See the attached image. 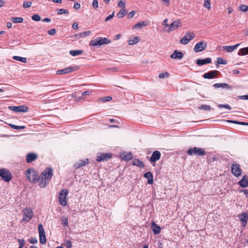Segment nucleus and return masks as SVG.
Segmentation results:
<instances>
[{
    "label": "nucleus",
    "mask_w": 248,
    "mask_h": 248,
    "mask_svg": "<svg viewBox=\"0 0 248 248\" xmlns=\"http://www.w3.org/2000/svg\"><path fill=\"white\" fill-rule=\"evenodd\" d=\"M23 221L29 222L33 217V211L30 207H27L25 208L23 210Z\"/></svg>",
    "instance_id": "nucleus-5"
},
{
    "label": "nucleus",
    "mask_w": 248,
    "mask_h": 248,
    "mask_svg": "<svg viewBox=\"0 0 248 248\" xmlns=\"http://www.w3.org/2000/svg\"><path fill=\"white\" fill-rule=\"evenodd\" d=\"M139 41V39L137 37H135L133 39H130L128 41L129 45L136 44Z\"/></svg>",
    "instance_id": "nucleus-38"
},
{
    "label": "nucleus",
    "mask_w": 248,
    "mask_h": 248,
    "mask_svg": "<svg viewBox=\"0 0 248 248\" xmlns=\"http://www.w3.org/2000/svg\"><path fill=\"white\" fill-rule=\"evenodd\" d=\"M68 190L67 189L61 190L59 196V201L60 204L62 206H65L67 204L66 197L68 195Z\"/></svg>",
    "instance_id": "nucleus-4"
},
{
    "label": "nucleus",
    "mask_w": 248,
    "mask_h": 248,
    "mask_svg": "<svg viewBox=\"0 0 248 248\" xmlns=\"http://www.w3.org/2000/svg\"><path fill=\"white\" fill-rule=\"evenodd\" d=\"M161 157V153L158 151H155L153 152L152 155L150 158V161L153 163L155 162L156 161L160 159Z\"/></svg>",
    "instance_id": "nucleus-13"
},
{
    "label": "nucleus",
    "mask_w": 248,
    "mask_h": 248,
    "mask_svg": "<svg viewBox=\"0 0 248 248\" xmlns=\"http://www.w3.org/2000/svg\"><path fill=\"white\" fill-rule=\"evenodd\" d=\"M132 158V154L130 153H127L124 155L123 156V159L124 160H130Z\"/></svg>",
    "instance_id": "nucleus-40"
},
{
    "label": "nucleus",
    "mask_w": 248,
    "mask_h": 248,
    "mask_svg": "<svg viewBox=\"0 0 248 248\" xmlns=\"http://www.w3.org/2000/svg\"><path fill=\"white\" fill-rule=\"evenodd\" d=\"M118 5L120 8H124L125 6V3L123 1L121 0H119L118 3Z\"/></svg>",
    "instance_id": "nucleus-54"
},
{
    "label": "nucleus",
    "mask_w": 248,
    "mask_h": 248,
    "mask_svg": "<svg viewBox=\"0 0 248 248\" xmlns=\"http://www.w3.org/2000/svg\"><path fill=\"white\" fill-rule=\"evenodd\" d=\"M53 175V170L51 168L47 167L41 173L39 186L40 187H45L51 180Z\"/></svg>",
    "instance_id": "nucleus-1"
},
{
    "label": "nucleus",
    "mask_w": 248,
    "mask_h": 248,
    "mask_svg": "<svg viewBox=\"0 0 248 248\" xmlns=\"http://www.w3.org/2000/svg\"><path fill=\"white\" fill-rule=\"evenodd\" d=\"M99 42H100V46H102L103 45H107L109 44L111 41L110 40L108 39L107 38L105 37H99Z\"/></svg>",
    "instance_id": "nucleus-26"
},
{
    "label": "nucleus",
    "mask_w": 248,
    "mask_h": 248,
    "mask_svg": "<svg viewBox=\"0 0 248 248\" xmlns=\"http://www.w3.org/2000/svg\"><path fill=\"white\" fill-rule=\"evenodd\" d=\"M147 25V23L146 21H143L141 22H140L136 25H135L133 27V29H141L143 27L146 26Z\"/></svg>",
    "instance_id": "nucleus-30"
},
{
    "label": "nucleus",
    "mask_w": 248,
    "mask_h": 248,
    "mask_svg": "<svg viewBox=\"0 0 248 248\" xmlns=\"http://www.w3.org/2000/svg\"><path fill=\"white\" fill-rule=\"evenodd\" d=\"M206 47V43L202 41H201L196 44L194 47V50L196 53L200 52L204 50Z\"/></svg>",
    "instance_id": "nucleus-11"
},
{
    "label": "nucleus",
    "mask_w": 248,
    "mask_h": 248,
    "mask_svg": "<svg viewBox=\"0 0 248 248\" xmlns=\"http://www.w3.org/2000/svg\"><path fill=\"white\" fill-rule=\"evenodd\" d=\"M188 37V39H190V41L192 40L195 37L194 33L192 32L187 31L186 34Z\"/></svg>",
    "instance_id": "nucleus-43"
},
{
    "label": "nucleus",
    "mask_w": 248,
    "mask_h": 248,
    "mask_svg": "<svg viewBox=\"0 0 248 248\" xmlns=\"http://www.w3.org/2000/svg\"><path fill=\"white\" fill-rule=\"evenodd\" d=\"M133 164L140 168H143L144 167V163L139 159H135L133 160Z\"/></svg>",
    "instance_id": "nucleus-28"
},
{
    "label": "nucleus",
    "mask_w": 248,
    "mask_h": 248,
    "mask_svg": "<svg viewBox=\"0 0 248 248\" xmlns=\"http://www.w3.org/2000/svg\"><path fill=\"white\" fill-rule=\"evenodd\" d=\"M0 176L5 182H9L12 178V175L9 171L4 168L0 169Z\"/></svg>",
    "instance_id": "nucleus-8"
},
{
    "label": "nucleus",
    "mask_w": 248,
    "mask_h": 248,
    "mask_svg": "<svg viewBox=\"0 0 248 248\" xmlns=\"http://www.w3.org/2000/svg\"><path fill=\"white\" fill-rule=\"evenodd\" d=\"M25 174L31 183L35 184L40 181V176L34 169H28L25 172Z\"/></svg>",
    "instance_id": "nucleus-2"
},
{
    "label": "nucleus",
    "mask_w": 248,
    "mask_h": 248,
    "mask_svg": "<svg viewBox=\"0 0 248 248\" xmlns=\"http://www.w3.org/2000/svg\"><path fill=\"white\" fill-rule=\"evenodd\" d=\"M152 231L154 234H158L160 232L161 228L158 226L155 222H151Z\"/></svg>",
    "instance_id": "nucleus-18"
},
{
    "label": "nucleus",
    "mask_w": 248,
    "mask_h": 248,
    "mask_svg": "<svg viewBox=\"0 0 248 248\" xmlns=\"http://www.w3.org/2000/svg\"><path fill=\"white\" fill-rule=\"evenodd\" d=\"M190 41V39H188L187 35H185L183 38L180 39V43L183 45L187 44Z\"/></svg>",
    "instance_id": "nucleus-37"
},
{
    "label": "nucleus",
    "mask_w": 248,
    "mask_h": 248,
    "mask_svg": "<svg viewBox=\"0 0 248 248\" xmlns=\"http://www.w3.org/2000/svg\"><path fill=\"white\" fill-rule=\"evenodd\" d=\"M127 12L124 8H122L117 14V16H125Z\"/></svg>",
    "instance_id": "nucleus-47"
},
{
    "label": "nucleus",
    "mask_w": 248,
    "mask_h": 248,
    "mask_svg": "<svg viewBox=\"0 0 248 248\" xmlns=\"http://www.w3.org/2000/svg\"><path fill=\"white\" fill-rule=\"evenodd\" d=\"M74 71V68L72 66L67 67L61 70L57 71V74H67Z\"/></svg>",
    "instance_id": "nucleus-23"
},
{
    "label": "nucleus",
    "mask_w": 248,
    "mask_h": 248,
    "mask_svg": "<svg viewBox=\"0 0 248 248\" xmlns=\"http://www.w3.org/2000/svg\"><path fill=\"white\" fill-rule=\"evenodd\" d=\"M89 45L90 46H100L99 37H97L96 39L91 41L89 43Z\"/></svg>",
    "instance_id": "nucleus-29"
},
{
    "label": "nucleus",
    "mask_w": 248,
    "mask_h": 248,
    "mask_svg": "<svg viewBox=\"0 0 248 248\" xmlns=\"http://www.w3.org/2000/svg\"><path fill=\"white\" fill-rule=\"evenodd\" d=\"M199 109H202L206 111H210L211 110V107L210 106L206 105H202L199 107Z\"/></svg>",
    "instance_id": "nucleus-41"
},
{
    "label": "nucleus",
    "mask_w": 248,
    "mask_h": 248,
    "mask_svg": "<svg viewBox=\"0 0 248 248\" xmlns=\"http://www.w3.org/2000/svg\"><path fill=\"white\" fill-rule=\"evenodd\" d=\"M215 88H222L229 89L231 88L230 85L227 83H216L213 85Z\"/></svg>",
    "instance_id": "nucleus-27"
},
{
    "label": "nucleus",
    "mask_w": 248,
    "mask_h": 248,
    "mask_svg": "<svg viewBox=\"0 0 248 248\" xmlns=\"http://www.w3.org/2000/svg\"><path fill=\"white\" fill-rule=\"evenodd\" d=\"M38 232L40 243L42 244H46V237L45 232L43 228V226L41 223H40L38 225Z\"/></svg>",
    "instance_id": "nucleus-6"
},
{
    "label": "nucleus",
    "mask_w": 248,
    "mask_h": 248,
    "mask_svg": "<svg viewBox=\"0 0 248 248\" xmlns=\"http://www.w3.org/2000/svg\"><path fill=\"white\" fill-rule=\"evenodd\" d=\"M168 22V19L166 18L163 21V25L165 26L164 27V30L166 31V29H167L169 26V24Z\"/></svg>",
    "instance_id": "nucleus-51"
},
{
    "label": "nucleus",
    "mask_w": 248,
    "mask_h": 248,
    "mask_svg": "<svg viewBox=\"0 0 248 248\" xmlns=\"http://www.w3.org/2000/svg\"><path fill=\"white\" fill-rule=\"evenodd\" d=\"M241 192H243L247 197H248V190L247 189H242L241 190Z\"/></svg>",
    "instance_id": "nucleus-63"
},
{
    "label": "nucleus",
    "mask_w": 248,
    "mask_h": 248,
    "mask_svg": "<svg viewBox=\"0 0 248 248\" xmlns=\"http://www.w3.org/2000/svg\"><path fill=\"white\" fill-rule=\"evenodd\" d=\"M204 6L208 9H210L211 8L210 0H204Z\"/></svg>",
    "instance_id": "nucleus-44"
},
{
    "label": "nucleus",
    "mask_w": 248,
    "mask_h": 248,
    "mask_svg": "<svg viewBox=\"0 0 248 248\" xmlns=\"http://www.w3.org/2000/svg\"><path fill=\"white\" fill-rule=\"evenodd\" d=\"M14 60L19 61L23 63H26L27 62V59L25 57H21L20 56H15L13 57Z\"/></svg>",
    "instance_id": "nucleus-33"
},
{
    "label": "nucleus",
    "mask_w": 248,
    "mask_h": 248,
    "mask_svg": "<svg viewBox=\"0 0 248 248\" xmlns=\"http://www.w3.org/2000/svg\"><path fill=\"white\" fill-rule=\"evenodd\" d=\"M218 73L219 72L218 71L212 70L209 71V72L205 73L203 75V77L204 78L213 79L217 76Z\"/></svg>",
    "instance_id": "nucleus-15"
},
{
    "label": "nucleus",
    "mask_w": 248,
    "mask_h": 248,
    "mask_svg": "<svg viewBox=\"0 0 248 248\" xmlns=\"http://www.w3.org/2000/svg\"><path fill=\"white\" fill-rule=\"evenodd\" d=\"M58 14L62 15L63 14H68V11L64 9H60L57 11Z\"/></svg>",
    "instance_id": "nucleus-50"
},
{
    "label": "nucleus",
    "mask_w": 248,
    "mask_h": 248,
    "mask_svg": "<svg viewBox=\"0 0 248 248\" xmlns=\"http://www.w3.org/2000/svg\"><path fill=\"white\" fill-rule=\"evenodd\" d=\"M93 6L94 8L98 7V1L97 0H93Z\"/></svg>",
    "instance_id": "nucleus-58"
},
{
    "label": "nucleus",
    "mask_w": 248,
    "mask_h": 248,
    "mask_svg": "<svg viewBox=\"0 0 248 248\" xmlns=\"http://www.w3.org/2000/svg\"><path fill=\"white\" fill-rule=\"evenodd\" d=\"M29 242L31 244H35L37 243L38 240L35 237H31L29 239Z\"/></svg>",
    "instance_id": "nucleus-53"
},
{
    "label": "nucleus",
    "mask_w": 248,
    "mask_h": 248,
    "mask_svg": "<svg viewBox=\"0 0 248 248\" xmlns=\"http://www.w3.org/2000/svg\"><path fill=\"white\" fill-rule=\"evenodd\" d=\"M238 217L240 221L242 223L243 225L245 227L247 223V220L248 219V213L244 212L241 214H239Z\"/></svg>",
    "instance_id": "nucleus-14"
},
{
    "label": "nucleus",
    "mask_w": 248,
    "mask_h": 248,
    "mask_svg": "<svg viewBox=\"0 0 248 248\" xmlns=\"http://www.w3.org/2000/svg\"><path fill=\"white\" fill-rule=\"evenodd\" d=\"M11 20L14 23H17L22 22L23 21V18L20 17H12L11 19Z\"/></svg>",
    "instance_id": "nucleus-36"
},
{
    "label": "nucleus",
    "mask_w": 248,
    "mask_h": 248,
    "mask_svg": "<svg viewBox=\"0 0 248 248\" xmlns=\"http://www.w3.org/2000/svg\"><path fill=\"white\" fill-rule=\"evenodd\" d=\"M111 99H112L111 97L108 96L103 97V98H101L100 99H101L103 102H108V101L111 100Z\"/></svg>",
    "instance_id": "nucleus-52"
},
{
    "label": "nucleus",
    "mask_w": 248,
    "mask_h": 248,
    "mask_svg": "<svg viewBox=\"0 0 248 248\" xmlns=\"http://www.w3.org/2000/svg\"><path fill=\"white\" fill-rule=\"evenodd\" d=\"M247 54H248V47L241 48L238 52V55L240 56H244Z\"/></svg>",
    "instance_id": "nucleus-31"
},
{
    "label": "nucleus",
    "mask_w": 248,
    "mask_h": 248,
    "mask_svg": "<svg viewBox=\"0 0 248 248\" xmlns=\"http://www.w3.org/2000/svg\"><path fill=\"white\" fill-rule=\"evenodd\" d=\"M239 10L243 12H246L248 10V6L245 5H241L239 6Z\"/></svg>",
    "instance_id": "nucleus-48"
},
{
    "label": "nucleus",
    "mask_w": 248,
    "mask_h": 248,
    "mask_svg": "<svg viewBox=\"0 0 248 248\" xmlns=\"http://www.w3.org/2000/svg\"><path fill=\"white\" fill-rule=\"evenodd\" d=\"M62 224L63 226L68 227V219L67 217L62 216L61 218Z\"/></svg>",
    "instance_id": "nucleus-35"
},
{
    "label": "nucleus",
    "mask_w": 248,
    "mask_h": 248,
    "mask_svg": "<svg viewBox=\"0 0 248 248\" xmlns=\"http://www.w3.org/2000/svg\"><path fill=\"white\" fill-rule=\"evenodd\" d=\"M238 184L242 188H246L248 186V176L244 175L242 179L238 182Z\"/></svg>",
    "instance_id": "nucleus-17"
},
{
    "label": "nucleus",
    "mask_w": 248,
    "mask_h": 248,
    "mask_svg": "<svg viewBox=\"0 0 248 248\" xmlns=\"http://www.w3.org/2000/svg\"><path fill=\"white\" fill-rule=\"evenodd\" d=\"M231 171L232 174L236 177L240 176L242 173V170L240 168V165L234 162L231 166Z\"/></svg>",
    "instance_id": "nucleus-7"
},
{
    "label": "nucleus",
    "mask_w": 248,
    "mask_h": 248,
    "mask_svg": "<svg viewBox=\"0 0 248 248\" xmlns=\"http://www.w3.org/2000/svg\"><path fill=\"white\" fill-rule=\"evenodd\" d=\"M169 76V73L167 72H165V73H162L160 74L158 76V77L160 78H164L168 77Z\"/></svg>",
    "instance_id": "nucleus-49"
},
{
    "label": "nucleus",
    "mask_w": 248,
    "mask_h": 248,
    "mask_svg": "<svg viewBox=\"0 0 248 248\" xmlns=\"http://www.w3.org/2000/svg\"><path fill=\"white\" fill-rule=\"evenodd\" d=\"M217 64H226L227 62L224 60L223 58L221 57H218L217 58Z\"/></svg>",
    "instance_id": "nucleus-42"
},
{
    "label": "nucleus",
    "mask_w": 248,
    "mask_h": 248,
    "mask_svg": "<svg viewBox=\"0 0 248 248\" xmlns=\"http://www.w3.org/2000/svg\"><path fill=\"white\" fill-rule=\"evenodd\" d=\"M80 7V5L79 3H75L74 5V9L77 10Z\"/></svg>",
    "instance_id": "nucleus-61"
},
{
    "label": "nucleus",
    "mask_w": 248,
    "mask_h": 248,
    "mask_svg": "<svg viewBox=\"0 0 248 248\" xmlns=\"http://www.w3.org/2000/svg\"><path fill=\"white\" fill-rule=\"evenodd\" d=\"M8 108L16 112H25L28 110V108L25 106H10Z\"/></svg>",
    "instance_id": "nucleus-9"
},
{
    "label": "nucleus",
    "mask_w": 248,
    "mask_h": 248,
    "mask_svg": "<svg viewBox=\"0 0 248 248\" xmlns=\"http://www.w3.org/2000/svg\"><path fill=\"white\" fill-rule=\"evenodd\" d=\"M91 31H87L81 32L78 34H76L75 36L77 39H79L81 38H84L87 36H89L91 34Z\"/></svg>",
    "instance_id": "nucleus-24"
},
{
    "label": "nucleus",
    "mask_w": 248,
    "mask_h": 248,
    "mask_svg": "<svg viewBox=\"0 0 248 248\" xmlns=\"http://www.w3.org/2000/svg\"><path fill=\"white\" fill-rule=\"evenodd\" d=\"M20 246L24 247L25 245V241L23 239H18L17 240Z\"/></svg>",
    "instance_id": "nucleus-57"
},
{
    "label": "nucleus",
    "mask_w": 248,
    "mask_h": 248,
    "mask_svg": "<svg viewBox=\"0 0 248 248\" xmlns=\"http://www.w3.org/2000/svg\"><path fill=\"white\" fill-rule=\"evenodd\" d=\"M72 28L74 29H77L78 28V24L77 23H74L72 25Z\"/></svg>",
    "instance_id": "nucleus-64"
},
{
    "label": "nucleus",
    "mask_w": 248,
    "mask_h": 248,
    "mask_svg": "<svg viewBox=\"0 0 248 248\" xmlns=\"http://www.w3.org/2000/svg\"><path fill=\"white\" fill-rule=\"evenodd\" d=\"M212 62L211 59L210 58H206L204 59H199L197 60L196 63L200 66L207 63H210Z\"/></svg>",
    "instance_id": "nucleus-20"
},
{
    "label": "nucleus",
    "mask_w": 248,
    "mask_h": 248,
    "mask_svg": "<svg viewBox=\"0 0 248 248\" xmlns=\"http://www.w3.org/2000/svg\"><path fill=\"white\" fill-rule=\"evenodd\" d=\"M32 20L36 21H40L41 19V16H31Z\"/></svg>",
    "instance_id": "nucleus-60"
},
{
    "label": "nucleus",
    "mask_w": 248,
    "mask_h": 248,
    "mask_svg": "<svg viewBox=\"0 0 248 248\" xmlns=\"http://www.w3.org/2000/svg\"><path fill=\"white\" fill-rule=\"evenodd\" d=\"M56 32L55 29H52L47 31V33L50 35H53L56 33Z\"/></svg>",
    "instance_id": "nucleus-56"
},
{
    "label": "nucleus",
    "mask_w": 248,
    "mask_h": 248,
    "mask_svg": "<svg viewBox=\"0 0 248 248\" xmlns=\"http://www.w3.org/2000/svg\"><path fill=\"white\" fill-rule=\"evenodd\" d=\"M144 177L148 179L147 183L152 184L153 183V175L151 172L148 171L144 174Z\"/></svg>",
    "instance_id": "nucleus-25"
},
{
    "label": "nucleus",
    "mask_w": 248,
    "mask_h": 248,
    "mask_svg": "<svg viewBox=\"0 0 248 248\" xmlns=\"http://www.w3.org/2000/svg\"><path fill=\"white\" fill-rule=\"evenodd\" d=\"M217 107L219 108H225L229 110H230L231 109V106L228 104H219L218 105Z\"/></svg>",
    "instance_id": "nucleus-45"
},
{
    "label": "nucleus",
    "mask_w": 248,
    "mask_h": 248,
    "mask_svg": "<svg viewBox=\"0 0 248 248\" xmlns=\"http://www.w3.org/2000/svg\"><path fill=\"white\" fill-rule=\"evenodd\" d=\"M32 2L29 1H24L23 4L24 8H29L31 6Z\"/></svg>",
    "instance_id": "nucleus-46"
},
{
    "label": "nucleus",
    "mask_w": 248,
    "mask_h": 248,
    "mask_svg": "<svg viewBox=\"0 0 248 248\" xmlns=\"http://www.w3.org/2000/svg\"><path fill=\"white\" fill-rule=\"evenodd\" d=\"M91 92L89 91H84V92H83L81 93L82 95L84 96V95H89L91 94Z\"/></svg>",
    "instance_id": "nucleus-62"
},
{
    "label": "nucleus",
    "mask_w": 248,
    "mask_h": 248,
    "mask_svg": "<svg viewBox=\"0 0 248 248\" xmlns=\"http://www.w3.org/2000/svg\"><path fill=\"white\" fill-rule=\"evenodd\" d=\"M37 158V155L32 153H29L26 155V160L28 163H31L35 160Z\"/></svg>",
    "instance_id": "nucleus-21"
},
{
    "label": "nucleus",
    "mask_w": 248,
    "mask_h": 248,
    "mask_svg": "<svg viewBox=\"0 0 248 248\" xmlns=\"http://www.w3.org/2000/svg\"><path fill=\"white\" fill-rule=\"evenodd\" d=\"M227 122L229 123H231L242 125H248V123L245 122H239V121H233V120H228Z\"/></svg>",
    "instance_id": "nucleus-34"
},
{
    "label": "nucleus",
    "mask_w": 248,
    "mask_h": 248,
    "mask_svg": "<svg viewBox=\"0 0 248 248\" xmlns=\"http://www.w3.org/2000/svg\"><path fill=\"white\" fill-rule=\"evenodd\" d=\"M9 125L10 127L16 130L23 129L25 128V126H18L12 124H9Z\"/></svg>",
    "instance_id": "nucleus-39"
},
{
    "label": "nucleus",
    "mask_w": 248,
    "mask_h": 248,
    "mask_svg": "<svg viewBox=\"0 0 248 248\" xmlns=\"http://www.w3.org/2000/svg\"><path fill=\"white\" fill-rule=\"evenodd\" d=\"M184 56L183 54L180 51L175 50L170 55V58L174 59L181 60Z\"/></svg>",
    "instance_id": "nucleus-22"
},
{
    "label": "nucleus",
    "mask_w": 248,
    "mask_h": 248,
    "mask_svg": "<svg viewBox=\"0 0 248 248\" xmlns=\"http://www.w3.org/2000/svg\"><path fill=\"white\" fill-rule=\"evenodd\" d=\"M181 26V24L178 20L174 21L169 24V26L167 29H166V31L167 32H170L171 31L175 30L178 27Z\"/></svg>",
    "instance_id": "nucleus-10"
},
{
    "label": "nucleus",
    "mask_w": 248,
    "mask_h": 248,
    "mask_svg": "<svg viewBox=\"0 0 248 248\" xmlns=\"http://www.w3.org/2000/svg\"><path fill=\"white\" fill-rule=\"evenodd\" d=\"M88 163H89L88 159H85L84 160H80L79 161L76 163L74 164V167L76 169H78L80 168L85 166Z\"/></svg>",
    "instance_id": "nucleus-16"
},
{
    "label": "nucleus",
    "mask_w": 248,
    "mask_h": 248,
    "mask_svg": "<svg viewBox=\"0 0 248 248\" xmlns=\"http://www.w3.org/2000/svg\"><path fill=\"white\" fill-rule=\"evenodd\" d=\"M66 245L67 248H72V242L70 240L66 241Z\"/></svg>",
    "instance_id": "nucleus-55"
},
{
    "label": "nucleus",
    "mask_w": 248,
    "mask_h": 248,
    "mask_svg": "<svg viewBox=\"0 0 248 248\" xmlns=\"http://www.w3.org/2000/svg\"><path fill=\"white\" fill-rule=\"evenodd\" d=\"M240 99H244V100H248V95H244L239 96L238 97Z\"/></svg>",
    "instance_id": "nucleus-59"
},
{
    "label": "nucleus",
    "mask_w": 248,
    "mask_h": 248,
    "mask_svg": "<svg viewBox=\"0 0 248 248\" xmlns=\"http://www.w3.org/2000/svg\"><path fill=\"white\" fill-rule=\"evenodd\" d=\"M187 153L189 155H195L200 156H203L205 152L203 148L194 147L189 148L187 150Z\"/></svg>",
    "instance_id": "nucleus-3"
},
{
    "label": "nucleus",
    "mask_w": 248,
    "mask_h": 248,
    "mask_svg": "<svg viewBox=\"0 0 248 248\" xmlns=\"http://www.w3.org/2000/svg\"><path fill=\"white\" fill-rule=\"evenodd\" d=\"M240 44H237L232 46H222L223 50L226 51L227 52H232L234 49L237 48L240 45Z\"/></svg>",
    "instance_id": "nucleus-19"
},
{
    "label": "nucleus",
    "mask_w": 248,
    "mask_h": 248,
    "mask_svg": "<svg viewBox=\"0 0 248 248\" xmlns=\"http://www.w3.org/2000/svg\"><path fill=\"white\" fill-rule=\"evenodd\" d=\"M111 157V154L110 153L100 154V155H97L96 157V161L99 162L104 161L110 158Z\"/></svg>",
    "instance_id": "nucleus-12"
},
{
    "label": "nucleus",
    "mask_w": 248,
    "mask_h": 248,
    "mask_svg": "<svg viewBox=\"0 0 248 248\" xmlns=\"http://www.w3.org/2000/svg\"><path fill=\"white\" fill-rule=\"evenodd\" d=\"M70 54L73 56H76L82 54L83 51L82 50H71L69 52Z\"/></svg>",
    "instance_id": "nucleus-32"
}]
</instances>
